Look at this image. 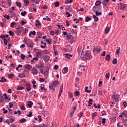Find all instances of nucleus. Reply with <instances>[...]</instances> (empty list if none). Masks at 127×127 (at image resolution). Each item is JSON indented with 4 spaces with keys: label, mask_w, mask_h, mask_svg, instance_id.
Returning <instances> with one entry per match:
<instances>
[{
    "label": "nucleus",
    "mask_w": 127,
    "mask_h": 127,
    "mask_svg": "<svg viewBox=\"0 0 127 127\" xmlns=\"http://www.w3.org/2000/svg\"><path fill=\"white\" fill-rule=\"evenodd\" d=\"M84 56L86 59H88L89 60H90V59H91L92 55H91V52L90 51L86 52L85 53V55Z\"/></svg>",
    "instance_id": "1"
},
{
    "label": "nucleus",
    "mask_w": 127,
    "mask_h": 127,
    "mask_svg": "<svg viewBox=\"0 0 127 127\" xmlns=\"http://www.w3.org/2000/svg\"><path fill=\"white\" fill-rule=\"evenodd\" d=\"M119 97H120V95H119V94H114L112 95V99L113 101H118V100H119Z\"/></svg>",
    "instance_id": "2"
},
{
    "label": "nucleus",
    "mask_w": 127,
    "mask_h": 127,
    "mask_svg": "<svg viewBox=\"0 0 127 127\" xmlns=\"http://www.w3.org/2000/svg\"><path fill=\"white\" fill-rule=\"evenodd\" d=\"M119 9L120 10H125V9H126V6L125 5V4L121 3L119 4Z\"/></svg>",
    "instance_id": "3"
},
{
    "label": "nucleus",
    "mask_w": 127,
    "mask_h": 127,
    "mask_svg": "<svg viewBox=\"0 0 127 127\" xmlns=\"http://www.w3.org/2000/svg\"><path fill=\"white\" fill-rule=\"evenodd\" d=\"M23 27H19L18 28H17V31H16V33L17 35H19L21 32H22V29Z\"/></svg>",
    "instance_id": "4"
},
{
    "label": "nucleus",
    "mask_w": 127,
    "mask_h": 127,
    "mask_svg": "<svg viewBox=\"0 0 127 127\" xmlns=\"http://www.w3.org/2000/svg\"><path fill=\"white\" fill-rule=\"evenodd\" d=\"M43 59L44 61H45V62L46 63L48 62L50 60V57H49V56H44L43 58Z\"/></svg>",
    "instance_id": "5"
},
{
    "label": "nucleus",
    "mask_w": 127,
    "mask_h": 127,
    "mask_svg": "<svg viewBox=\"0 0 127 127\" xmlns=\"http://www.w3.org/2000/svg\"><path fill=\"white\" fill-rule=\"evenodd\" d=\"M92 10L94 12L96 11H99V10H102V8L101 7H98V6H95L92 8Z\"/></svg>",
    "instance_id": "6"
},
{
    "label": "nucleus",
    "mask_w": 127,
    "mask_h": 127,
    "mask_svg": "<svg viewBox=\"0 0 127 127\" xmlns=\"http://www.w3.org/2000/svg\"><path fill=\"white\" fill-rule=\"evenodd\" d=\"M36 67L38 68V69H40L42 67H43V65H42V64H41V62H39L36 64Z\"/></svg>",
    "instance_id": "7"
},
{
    "label": "nucleus",
    "mask_w": 127,
    "mask_h": 127,
    "mask_svg": "<svg viewBox=\"0 0 127 127\" xmlns=\"http://www.w3.org/2000/svg\"><path fill=\"white\" fill-rule=\"evenodd\" d=\"M68 71H69V69L68 67H66L63 69L62 73L64 75L65 74H67L68 73Z\"/></svg>",
    "instance_id": "8"
},
{
    "label": "nucleus",
    "mask_w": 127,
    "mask_h": 127,
    "mask_svg": "<svg viewBox=\"0 0 127 127\" xmlns=\"http://www.w3.org/2000/svg\"><path fill=\"white\" fill-rule=\"evenodd\" d=\"M26 90L28 91V92H30V91L31 90V87L30 86V84L27 83L26 84Z\"/></svg>",
    "instance_id": "9"
},
{
    "label": "nucleus",
    "mask_w": 127,
    "mask_h": 127,
    "mask_svg": "<svg viewBox=\"0 0 127 127\" xmlns=\"http://www.w3.org/2000/svg\"><path fill=\"white\" fill-rule=\"evenodd\" d=\"M59 83V82H58V81L55 80L51 83V86L52 87H55L56 86H57V85H58Z\"/></svg>",
    "instance_id": "10"
},
{
    "label": "nucleus",
    "mask_w": 127,
    "mask_h": 127,
    "mask_svg": "<svg viewBox=\"0 0 127 127\" xmlns=\"http://www.w3.org/2000/svg\"><path fill=\"white\" fill-rule=\"evenodd\" d=\"M110 32V27H107L105 29V34H108Z\"/></svg>",
    "instance_id": "11"
},
{
    "label": "nucleus",
    "mask_w": 127,
    "mask_h": 127,
    "mask_svg": "<svg viewBox=\"0 0 127 127\" xmlns=\"http://www.w3.org/2000/svg\"><path fill=\"white\" fill-rule=\"evenodd\" d=\"M24 67L25 68H26V69H27L28 70H31L32 68V66L31 65L28 64L26 65Z\"/></svg>",
    "instance_id": "12"
},
{
    "label": "nucleus",
    "mask_w": 127,
    "mask_h": 127,
    "mask_svg": "<svg viewBox=\"0 0 127 127\" xmlns=\"http://www.w3.org/2000/svg\"><path fill=\"white\" fill-rule=\"evenodd\" d=\"M32 105H33V102L30 101L28 102L27 106L29 108H31L32 107Z\"/></svg>",
    "instance_id": "13"
},
{
    "label": "nucleus",
    "mask_w": 127,
    "mask_h": 127,
    "mask_svg": "<svg viewBox=\"0 0 127 127\" xmlns=\"http://www.w3.org/2000/svg\"><path fill=\"white\" fill-rule=\"evenodd\" d=\"M102 4V2L100 1H97L95 4V6H99V5H101Z\"/></svg>",
    "instance_id": "14"
},
{
    "label": "nucleus",
    "mask_w": 127,
    "mask_h": 127,
    "mask_svg": "<svg viewBox=\"0 0 127 127\" xmlns=\"http://www.w3.org/2000/svg\"><path fill=\"white\" fill-rule=\"evenodd\" d=\"M93 18H94V21L95 22H97V21H99V18L98 17L96 16V15H93Z\"/></svg>",
    "instance_id": "15"
},
{
    "label": "nucleus",
    "mask_w": 127,
    "mask_h": 127,
    "mask_svg": "<svg viewBox=\"0 0 127 127\" xmlns=\"http://www.w3.org/2000/svg\"><path fill=\"white\" fill-rule=\"evenodd\" d=\"M100 50L99 48H94L93 49L94 53H98V52H100Z\"/></svg>",
    "instance_id": "16"
},
{
    "label": "nucleus",
    "mask_w": 127,
    "mask_h": 127,
    "mask_svg": "<svg viewBox=\"0 0 127 127\" xmlns=\"http://www.w3.org/2000/svg\"><path fill=\"white\" fill-rule=\"evenodd\" d=\"M9 121H10V123H13V122H14L15 121V119H14V118H13V117L12 116H11L9 117Z\"/></svg>",
    "instance_id": "17"
},
{
    "label": "nucleus",
    "mask_w": 127,
    "mask_h": 127,
    "mask_svg": "<svg viewBox=\"0 0 127 127\" xmlns=\"http://www.w3.org/2000/svg\"><path fill=\"white\" fill-rule=\"evenodd\" d=\"M1 83H4V82H6V79L4 76L2 77L1 79L0 80Z\"/></svg>",
    "instance_id": "18"
},
{
    "label": "nucleus",
    "mask_w": 127,
    "mask_h": 127,
    "mask_svg": "<svg viewBox=\"0 0 127 127\" xmlns=\"http://www.w3.org/2000/svg\"><path fill=\"white\" fill-rule=\"evenodd\" d=\"M110 59H111V55H110V54L106 55V60H107V61H110Z\"/></svg>",
    "instance_id": "19"
},
{
    "label": "nucleus",
    "mask_w": 127,
    "mask_h": 127,
    "mask_svg": "<svg viewBox=\"0 0 127 127\" xmlns=\"http://www.w3.org/2000/svg\"><path fill=\"white\" fill-rule=\"evenodd\" d=\"M4 123H6V124H8V125H10V121L9 119H6L4 120H3Z\"/></svg>",
    "instance_id": "20"
},
{
    "label": "nucleus",
    "mask_w": 127,
    "mask_h": 127,
    "mask_svg": "<svg viewBox=\"0 0 127 127\" xmlns=\"http://www.w3.org/2000/svg\"><path fill=\"white\" fill-rule=\"evenodd\" d=\"M36 22H37V24H35L36 26H40L41 25V23H40L39 20H36Z\"/></svg>",
    "instance_id": "21"
},
{
    "label": "nucleus",
    "mask_w": 127,
    "mask_h": 127,
    "mask_svg": "<svg viewBox=\"0 0 127 127\" xmlns=\"http://www.w3.org/2000/svg\"><path fill=\"white\" fill-rule=\"evenodd\" d=\"M32 74H33V75H37V74L38 73V70L36 69H35L32 72Z\"/></svg>",
    "instance_id": "22"
},
{
    "label": "nucleus",
    "mask_w": 127,
    "mask_h": 127,
    "mask_svg": "<svg viewBox=\"0 0 127 127\" xmlns=\"http://www.w3.org/2000/svg\"><path fill=\"white\" fill-rule=\"evenodd\" d=\"M108 2H109V0H104L102 3V4L103 5H107V3H108Z\"/></svg>",
    "instance_id": "23"
},
{
    "label": "nucleus",
    "mask_w": 127,
    "mask_h": 127,
    "mask_svg": "<svg viewBox=\"0 0 127 127\" xmlns=\"http://www.w3.org/2000/svg\"><path fill=\"white\" fill-rule=\"evenodd\" d=\"M28 47H30L31 48H33V43H31L30 45H28L27 43H26Z\"/></svg>",
    "instance_id": "24"
},
{
    "label": "nucleus",
    "mask_w": 127,
    "mask_h": 127,
    "mask_svg": "<svg viewBox=\"0 0 127 127\" xmlns=\"http://www.w3.org/2000/svg\"><path fill=\"white\" fill-rule=\"evenodd\" d=\"M117 59H113V61H112V63L113 64H114V65H116V64H117Z\"/></svg>",
    "instance_id": "25"
},
{
    "label": "nucleus",
    "mask_w": 127,
    "mask_h": 127,
    "mask_svg": "<svg viewBox=\"0 0 127 127\" xmlns=\"http://www.w3.org/2000/svg\"><path fill=\"white\" fill-rule=\"evenodd\" d=\"M34 127H47V126H46V125L45 124H43L42 126H37V125H35L34 126Z\"/></svg>",
    "instance_id": "26"
},
{
    "label": "nucleus",
    "mask_w": 127,
    "mask_h": 127,
    "mask_svg": "<svg viewBox=\"0 0 127 127\" xmlns=\"http://www.w3.org/2000/svg\"><path fill=\"white\" fill-rule=\"evenodd\" d=\"M92 102H93V99H90L88 101V106H92Z\"/></svg>",
    "instance_id": "27"
},
{
    "label": "nucleus",
    "mask_w": 127,
    "mask_h": 127,
    "mask_svg": "<svg viewBox=\"0 0 127 127\" xmlns=\"http://www.w3.org/2000/svg\"><path fill=\"white\" fill-rule=\"evenodd\" d=\"M91 18L89 16L86 17V18L85 19V22H89L90 20H91Z\"/></svg>",
    "instance_id": "28"
},
{
    "label": "nucleus",
    "mask_w": 127,
    "mask_h": 127,
    "mask_svg": "<svg viewBox=\"0 0 127 127\" xmlns=\"http://www.w3.org/2000/svg\"><path fill=\"white\" fill-rule=\"evenodd\" d=\"M20 123H25L26 122V119L25 118H23L19 121Z\"/></svg>",
    "instance_id": "29"
},
{
    "label": "nucleus",
    "mask_w": 127,
    "mask_h": 127,
    "mask_svg": "<svg viewBox=\"0 0 127 127\" xmlns=\"http://www.w3.org/2000/svg\"><path fill=\"white\" fill-rule=\"evenodd\" d=\"M95 14L96 15V16H99V15H102V12H98V11H96L95 12Z\"/></svg>",
    "instance_id": "30"
},
{
    "label": "nucleus",
    "mask_w": 127,
    "mask_h": 127,
    "mask_svg": "<svg viewBox=\"0 0 127 127\" xmlns=\"http://www.w3.org/2000/svg\"><path fill=\"white\" fill-rule=\"evenodd\" d=\"M88 89H89V87L86 86L85 87V92L86 93H90L91 92V90H88Z\"/></svg>",
    "instance_id": "31"
},
{
    "label": "nucleus",
    "mask_w": 127,
    "mask_h": 127,
    "mask_svg": "<svg viewBox=\"0 0 127 127\" xmlns=\"http://www.w3.org/2000/svg\"><path fill=\"white\" fill-rule=\"evenodd\" d=\"M24 87H22V86H19L17 88V90H18V91H20L21 90H24Z\"/></svg>",
    "instance_id": "32"
},
{
    "label": "nucleus",
    "mask_w": 127,
    "mask_h": 127,
    "mask_svg": "<svg viewBox=\"0 0 127 127\" xmlns=\"http://www.w3.org/2000/svg\"><path fill=\"white\" fill-rule=\"evenodd\" d=\"M105 78L106 79H109L110 78V72H108L106 74Z\"/></svg>",
    "instance_id": "33"
},
{
    "label": "nucleus",
    "mask_w": 127,
    "mask_h": 127,
    "mask_svg": "<svg viewBox=\"0 0 127 127\" xmlns=\"http://www.w3.org/2000/svg\"><path fill=\"white\" fill-rule=\"evenodd\" d=\"M65 55L66 56V57L68 59H69L70 57H72V55L70 54H65Z\"/></svg>",
    "instance_id": "34"
},
{
    "label": "nucleus",
    "mask_w": 127,
    "mask_h": 127,
    "mask_svg": "<svg viewBox=\"0 0 127 127\" xmlns=\"http://www.w3.org/2000/svg\"><path fill=\"white\" fill-rule=\"evenodd\" d=\"M4 101V98H3V96H1L0 97V103H1V102H3Z\"/></svg>",
    "instance_id": "35"
},
{
    "label": "nucleus",
    "mask_w": 127,
    "mask_h": 127,
    "mask_svg": "<svg viewBox=\"0 0 127 127\" xmlns=\"http://www.w3.org/2000/svg\"><path fill=\"white\" fill-rule=\"evenodd\" d=\"M16 5L17 7H21V3L19 2H16Z\"/></svg>",
    "instance_id": "36"
},
{
    "label": "nucleus",
    "mask_w": 127,
    "mask_h": 127,
    "mask_svg": "<svg viewBox=\"0 0 127 127\" xmlns=\"http://www.w3.org/2000/svg\"><path fill=\"white\" fill-rule=\"evenodd\" d=\"M54 6L55 7H58V6H59V2H55Z\"/></svg>",
    "instance_id": "37"
},
{
    "label": "nucleus",
    "mask_w": 127,
    "mask_h": 127,
    "mask_svg": "<svg viewBox=\"0 0 127 127\" xmlns=\"http://www.w3.org/2000/svg\"><path fill=\"white\" fill-rule=\"evenodd\" d=\"M27 12L26 11H24L21 13V15L22 16H25L26 15Z\"/></svg>",
    "instance_id": "38"
},
{
    "label": "nucleus",
    "mask_w": 127,
    "mask_h": 127,
    "mask_svg": "<svg viewBox=\"0 0 127 127\" xmlns=\"http://www.w3.org/2000/svg\"><path fill=\"white\" fill-rule=\"evenodd\" d=\"M9 34L10 35V36H14V33L12 31H10L9 32Z\"/></svg>",
    "instance_id": "39"
},
{
    "label": "nucleus",
    "mask_w": 127,
    "mask_h": 127,
    "mask_svg": "<svg viewBox=\"0 0 127 127\" xmlns=\"http://www.w3.org/2000/svg\"><path fill=\"white\" fill-rule=\"evenodd\" d=\"M3 17L5 18H6V19H8V20L10 19V17L8 15H5L3 16Z\"/></svg>",
    "instance_id": "40"
},
{
    "label": "nucleus",
    "mask_w": 127,
    "mask_h": 127,
    "mask_svg": "<svg viewBox=\"0 0 127 127\" xmlns=\"http://www.w3.org/2000/svg\"><path fill=\"white\" fill-rule=\"evenodd\" d=\"M27 117H29V118H30V117H32V112L30 111L29 114L27 115Z\"/></svg>",
    "instance_id": "41"
},
{
    "label": "nucleus",
    "mask_w": 127,
    "mask_h": 127,
    "mask_svg": "<svg viewBox=\"0 0 127 127\" xmlns=\"http://www.w3.org/2000/svg\"><path fill=\"white\" fill-rule=\"evenodd\" d=\"M94 107H95L96 108H98V109H100V108H101V105H100V104H98V106H97L96 104H94Z\"/></svg>",
    "instance_id": "42"
},
{
    "label": "nucleus",
    "mask_w": 127,
    "mask_h": 127,
    "mask_svg": "<svg viewBox=\"0 0 127 127\" xmlns=\"http://www.w3.org/2000/svg\"><path fill=\"white\" fill-rule=\"evenodd\" d=\"M3 96L5 97V100H7V99H8V96H7V94H6V93H4L3 94Z\"/></svg>",
    "instance_id": "43"
},
{
    "label": "nucleus",
    "mask_w": 127,
    "mask_h": 127,
    "mask_svg": "<svg viewBox=\"0 0 127 127\" xmlns=\"http://www.w3.org/2000/svg\"><path fill=\"white\" fill-rule=\"evenodd\" d=\"M20 57L23 60H24L25 59V55L23 54H21Z\"/></svg>",
    "instance_id": "44"
},
{
    "label": "nucleus",
    "mask_w": 127,
    "mask_h": 127,
    "mask_svg": "<svg viewBox=\"0 0 127 127\" xmlns=\"http://www.w3.org/2000/svg\"><path fill=\"white\" fill-rule=\"evenodd\" d=\"M83 112H80L79 114H78V116L79 117V118H82L83 117Z\"/></svg>",
    "instance_id": "45"
},
{
    "label": "nucleus",
    "mask_w": 127,
    "mask_h": 127,
    "mask_svg": "<svg viewBox=\"0 0 127 127\" xmlns=\"http://www.w3.org/2000/svg\"><path fill=\"white\" fill-rule=\"evenodd\" d=\"M30 33L32 35H35V34H36V32H35V31H30Z\"/></svg>",
    "instance_id": "46"
},
{
    "label": "nucleus",
    "mask_w": 127,
    "mask_h": 127,
    "mask_svg": "<svg viewBox=\"0 0 127 127\" xmlns=\"http://www.w3.org/2000/svg\"><path fill=\"white\" fill-rule=\"evenodd\" d=\"M33 1L35 3H36V4H38L40 1L39 0H33Z\"/></svg>",
    "instance_id": "47"
},
{
    "label": "nucleus",
    "mask_w": 127,
    "mask_h": 127,
    "mask_svg": "<svg viewBox=\"0 0 127 127\" xmlns=\"http://www.w3.org/2000/svg\"><path fill=\"white\" fill-rule=\"evenodd\" d=\"M74 95H76L77 96L80 95V92L77 91L74 92Z\"/></svg>",
    "instance_id": "48"
},
{
    "label": "nucleus",
    "mask_w": 127,
    "mask_h": 127,
    "mask_svg": "<svg viewBox=\"0 0 127 127\" xmlns=\"http://www.w3.org/2000/svg\"><path fill=\"white\" fill-rule=\"evenodd\" d=\"M97 116V112H94L92 114V118H95Z\"/></svg>",
    "instance_id": "49"
},
{
    "label": "nucleus",
    "mask_w": 127,
    "mask_h": 127,
    "mask_svg": "<svg viewBox=\"0 0 127 127\" xmlns=\"http://www.w3.org/2000/svg\"><path fill=\"white\" fill-rule=\"evenodd\" d=\"M46 42H47L48 44H51V41L49 40V39H46Z\"/></svg>",
    "instance_id": "50"
},
{
    "label": "nucleus",
    "mask_w": 127,
    "mask_h": 127,
    "mask_svg": "<svg viewBox=\"0 0 127 127\" xmlns=\"http://www.w3.org/2000/svg\"><path fill=\"white\" fill-rule=\"evenodd\" d=\"M39 81L41 83H43V82H44V81H45V80L44 79V78H40Z\"/></svg>",
    "instance_id": "51"
},
{
    "label": "nucleus",
    "mask_w": 127,
    "mask_h": 127,
    "mask_svg": "<svg viewBox=\"0 0 127 127\" xmlns=\"http://www.w3.org/2000/svg\"><path fill=\"white\" fill-rule=\"evenodd\" d=\"M106 53H107L106 52V51H103L102 54H101L100 55H101V56H106Z\"/></svg>",
    "instance_id": "52"
},
{
    "label": "nucleus",
    "mask_w": 127,
    "mask_h": 127,
    "mask_svg": "<svg viewBox=\"0 0 127 127\" xmlns=\"http://www.w3.org/2000/svg\"><path fill=\"white\" fill-rule=\"evenodd\" d=\"M63 93V90H60V92L59 93V95L58 97H60L61 96V94Z\"/></svg>",
    "instance_id": "53"
},
{
    "label": "nucleus",
    "mask_w": 127,
    "mask_h": 127,
    "mask_svg": "<svg viewBox=\"0 0 127 127\" xmlns=\"http://www.w3.org/2000/svg\"><path fill=\"white\" fill-rule=\"evenodd\" d=\"M20 109L24 111L26 109L25 106H24V105H21V106L20 107Z\"/></svg>",
    "instance_id": "54"
},
{
    "label": "nucleus",
    "mask_w": 127,
    "mask_h": 127,
    "mask_svg": "<svg viewBox=\"0 0 127 127\" xmlns=\"http://www.w3.org/2000/svg\"><path fill=\"white\" fill-rule=\"evenodd\" d=\"M14 25H15V22H12L11 23V25H10V27H13V26H14Z\"/></svg>",
    "instance_id": "55"
},
{
    "label": "nucleus",
    "mask_w": 127,
    "mask_h": 127,
    "mask_svg": "<svg viewBox=\"0 0 127 127\" xmlns=\"http://www.w3.org/2000/svg\"><path fill=\"white\" fill-rule=\"evenodd\" d=\"M27 74H28L27 71H26V70H24L23 72V74L24 75V76H25Z\"/></svg>",
    "instance_id": "56"
},
{
    "label": "nucleus",
    "mask_w": 127,
    "mask_h": 127,
    "mask_svg": "<svg viewBox=\"0 0 127 127\" xmlns=\"http://www.w3.org/2000/svg\"><path fill=\"white\" fill-rule=\"evenodd\" d=\"M66 37L68 39V40H69V39H70V38H71L72 35H66Z\"/></svg>",
    "instance_id": "57"
},
{
    "label": "nucleus",
    "mask_w": 127,
    "mask_h": 127,
    "mask_svg": "<svg viewBox=\"0 0 127 127\" xmlns=\"http://www.w3.org/2000/svg\"><path fill=\"white\" fill-rule=\"evenodd\" d=\"M24 3L26 4H28L29 3V1L28 0H24Z\"/></svg>",
    "instance_id": "58"
},
{
    "label": "nucleus",
    "mask_w": 127,
    "mask_h": 127,
    "mask_svg": "<svg viewBox=\"0 0 127 127\" xmlns=\"http://www.w3.org/2000/svg\"><path fill=\"white\" fill-rule=\"evenodd\" d=\"M66 14H67V17H70V16H72V15L70 14L69 12H66Z\"/></svg>",
    "instance_id": "59"
},
{
    "label": "nucleus",
    "mask_w": 127,
    "mask_h": 127,
    "mask_svg": "<svg viewBox=\"0 0 127 127\" xmlns=\"http://www.w3.org/2000/svg\"><path fill=\"white\" fill-rule=\"evenodd\" d=\"M75 113V111H72L70 113V117L71 118H73V116H74V114Z\"/></svg>",
    "instance_id": "60"
},
{
    "label": "nucleus",
    "mask_w": 127,
    "mask_h": 127,
    "mask_svg": "<svg viewBox=\"0 0 127 127\" xmlns=\"http://www.w3.org/2000/svg\"><path fill=\"white\" fill-rule=\"evenodd\" d=\"M7 1L9 5V6H10V5H11V1L10 0H7Z\"/></svg>",
    "instance_id": "61"
},
{
    "label": "nucleus",
    "mask_w": 127,
    "mask_h": 127,
    "mask_svg": "<svg viewBox=\"0 0 127 127\" xmlns=\"http://www.w3.org/2000/svg\"><path fill=\"white\" fill-rule=\"evenodd\" d=\"M4 43L5 45H7V40L6 39H4Z\"/></svg>",
    "instance_id": "62"
},
{
    "label": "nucleus",
    "mask_w": 127,
    "mask_h": 127,
    "mask_svg": "<svg viewBox=\"0 0 127 127\" xmlns=\"http://www.w3.org/2000/svg\"><path fill=\"white\" fill-rule=\"evenodd\" d=\"M68 95H69V98H72L73 97V94H72L70 92H69L68 93Z\"/></svg>",
    "instance_id": "63"
},
{
    "label": "nucleus",
    "mask_w": 127,
    "mask_h": 127,
    "mask_svg": "<svg viewBox=\"0 0 127 127\" xmlns=\"http://www.w3.org/2000/svg\"><path fill=\"white\" fill-rule=\"evenodd\" d=\"M50 127H56V125H54V123L53 122H52V126H51Z\"/></svg>",
    "instance_id": "64"
}]
</instances>
